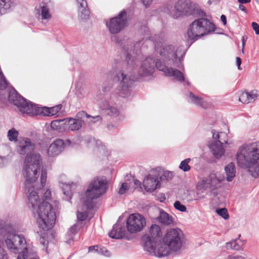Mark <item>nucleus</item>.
Listing matches in <instances>:
<instances>
[{
    "label": "nucleus",
    "mask_w": 259,
    "mask_h": 259,
    "mask_svg": "<svg viewBox=\"0 0 259 259\" xmlns=\"http://www.w3.org/2000/svg\"><path fill=\"white\" fill-rule=\"evenodd\" d=\"M8 100L11 104L17 107L20 112L30 116L37 115L48 116H53L57 114L61 109V105L51 108L38 107L36 104L23 97L12 87L9 91Z\"/></svg>",
    "instance_id": "nucleus-3"
},
{
    "label": "nucleus",
    "mask_w": 259,
    "mask_h": 259,
    "mask_svg": "<svg viewBox=\"0 0 259 259\" xmlns=\"http://www.w3.org/2000/svg\"><path fill=\"white\" fill-rule=\"evenodd\" d=\"M3 232L5 233L4 239L8 248L12 252L16 253L19 252V248H23L25 251L26 242L23 235L16 234V229L14 225L9 224L3 228Z\"/></svg>",
    "instance_id": "nucleus-11"
},
{
    "label": "nucleus",
    "mask_w": 259,
    "mask_h": 259,
    "mask_svg": "<svg viewBox=\"0 0 259 259\" xmlns=\"http://www.w3.org/2000/svg\"><path fill=\"white\" fill-rule=\"evenodd\" d=\"M88 217V213L87 212H77V218L79 221H83L86 220Z\"/></svg>",
    "instance_id": "nucleus-44"
},
{
    "label": "nucleus",
    "mask_w": 259,
    "mask_h": 259,
    "mask_svg": "<svg viewBox=\"0 0 259 259\" xmlns=\"http://www.w3.org/2000/svg\"><path fill=\"white\" fill-rule=\"evenodd\" d=\"M91 117H87V118L90 119L89 122L95 123L98 121H101L102 119V117L100 115H96L95 116H91Z\"/></svg>",
    "instance_id": "nucleus-45"
},
{
    "label": "nucleus",
    "mask_w": 259,
    "mask_h": 259,
    "mask_svg": "<svg viewBox=\"0 0 259 259\" xmlns=\"http://www.w3.org/2000/svg\"><path fill=\"white\" fill-rule=\"evenodd\" d=\"M146 225L145 218L139 213H133L126 220V228L131 233L140 232Z\"/></svg>",
    "instance_id": "nucleus-16"
},
{
    "label": "nucleus",
    "mask_w": 259,
    "mask_h": 259,
    "mask_svg": "<svg viewBox=\"0 0 259 259\" xmlns=\"http://www.w3.org/2000/svg\"><path fill=\"white\" fill-rule=\"evenodd\" d=\"M240 4H247L250 2L251 0H237Z\"/></svg>",
    "instance_id": "nucleus-60"
},
{
    "label": "nucleus",
    "mask_w": 259,
    "mask_h": 259,
    "mask_svg": "<svg viewBox=\"0 0 259 259\" xmlns=\"http://www.w3.org/2000/svg\"><path fill=\"white\" fill-rule=\"evenodd\" d=\"M238 165L247 169L254 178L259 177V142L244 145L236 154Z\"/></svg>",
    "instance_id": "nucleus-4"
},
{
    "label": "nucleus",
    "mask_w": 259,
    "mask_h": 259,
    "mask_svg": "<svg viewBox=\"0 0 259 259\" xmlns=\"http://www.w3.org/2000/svg\"><path fill=\"white\" fill-rule=\"evenodd\" d=\"M142 29L144 31V32L145 33H146V34L145 36L144 39L147 40V39L150 38V36L149 35L150 33H149L148 28H147L146 27L144 26Z\"/></svg>",
    "instance_id": "nucleus-52"
},
{
    "label": "nucleus",
    "mask_w": 259,
    "mask_h": 259,
    "mask_svg": "<svg viewBox=\"0 0 259 259\" xmlns=\"http://www.w3.org/2000/svg\"><path fill=\"white\" fill-rule=\"evenodd\" d=\"M91 117V115L88 114L84 111L78 112L76 115V118H69L64 119L65 122L68 123V129L71 131H78L81 128L84 123L83 119L85 117Z\"/></svg>",
    "instance_id": "nucleus-18"
},
{
    "label": "nucleus",
    "mask_w": 259,
    "mask_h": 259,
    "mask_svg": "<svg viewBox=\"0 0 259 259\" xmlns=\"http://www.w3.org/2000/svg\"><path fill=\"white\" fill-rule=\"evenodd\" d=\"M25 251L19 253L17 259H39L35 252H28L27 248H25Z\"/></svg>",
    "instance_id": "nucleus-31"
},
{
    "label": "nucleus",
    "mask_w": 259,
    "mask_h": 259,
    "mask_svg": "<svg viewBox=\"0 0 259 259\" xmlns=\"http://www.w3.org/2000/svg\"><path fill=\"white\" fill-rule=\"evenodd\" d=\"M205 196L204 195H200L199 194V193H197L196 195L195 196V200H200L204 198H205Z\"/></svg>",
    "instance_id": "nucleus-55"
},
{
    "label": "nucleus",
    "mask_w": 259,
    "mask_h": 259,
    "mask_svg": "<svg viewBox=\"0 0 259 259\" xmlns=\"http://www.w3.org/2000/svg\"><path fill=\"white\" fill-rule=\"evenodd\" d=\"M174 206L176 209L182 212H185L187 210L186 207L179 201H175Z\"/></svg>",
    "instance_id": "nucleus-40"
},
{
    "label": "nucleus",
    "mask_w": 259,
    "mask_h": 259,
    "mask_svg": "<svg viewBox=\"0 0 259 259\" xmlns=\"http://www.w3.org/2000/svg\"><path fill=\"white\" fill-rule=\"evenodd\" d=\"M223 144L215 142L209 145V148L215 158H220L224 154L225 149L223 147Z\"/></svg>",
    "instance_id": "nucleus-25"
},
{
    "label": "nucleus",
    "mask_w": 259,
    "mask_h": 259,
    "mask_svg": "<svg viewBox=\"0 0 259 259\" xmlns=\"http://www.w3.org/2000/svg\"><path fill=\"white\" fill-rule=\"evenodd\" d=\"M75 143L70 140H66L65 142L61 139H57L52 143L48 149V154L50 157H54L59 155L63 151L64 146H73Z\"/></svg>",
    "instance_id": "nucleus-17"
},
{
    "label": "nucleus",
    "mask_w": 259,
    "mask_h": 259,
    "mask_svg": "<svg viewBox=\"0 0 259 259\" xmlns=\"http://www.w3.org/2000/svg\"><path fill=\"white\" fill-rule=\"evenodd\" d=\"M211 134L212 135V138L215 140L211 143H214L215 142L220 144L227 143V141L226 140L227 134L225 133L221 132L219 133L216 132L214 130H212Z\"/></svg>",
    "instance_id": "nucleus-28"
},
{
    "label": "nucleus",
    "mask_w": 259,
    "mask_h": 259,
    "mask_svg": "<svg viewBox=\"0 0 259 259\" xmlns=\"http://www.w3.org/2000/svg\"><path fill=\"white\" fill-rule=\"evenodd\" d=\"M248 97L249 99V102H252L257 98L258 96V92L256 90H253L250 92H248Z\"/></svg>",
    "instance_id": "nucleus-41"
},
{
    "label": "nucleus",
    "mask_w": 259,
    "mask_h": 259,
    "mask_svg": "<svg viewBox=\"0 0 259 259\" xmlns=\"http://www.w3.org/2000/svg\"><path fill=\"white\" fill-rule=\"evenodd\" d=\"M190 161V158H187L182 161L179 165V168L185 172L189 171L191 169V167L188 164Z\"/></svg>",
    "instance_id": "nucleus-34"
},
{
    "label": "nucleus",
    "mask_w": 259,
    "mask_h": 259,
    "mask_svg": "<svg viewBox=\"0 0 259 259\" xmlns=\"http://www.w3.org/2000/svg\"><path fill=\"white\" fill-rule=\"evenodd\" d=\"M221 20L222 21L224 25H226L227 23V19L226 17L224 15H222L221 16Z\"/></svg>",
    "instance_id": "nucleus-58"
},
{
    "label": "nucleus",
    "mask_w": 259,
    "mask_h": 259,
    "mask_svg": "<svg viewBox=\"0 0 259 259\" xmlns=\"http://www.w3.org/2000/svg\"><path fill=\"white\" fill-rule=\"evenodd\" d=\"M15 6V0H0V13L5 14L11 12Z\"/></svg>",
    "instance_id": "nucleus-24"
},
{
    "label": "nucleus",
    "mask_w": 259,
    "mask_h": 259,
    "mask_svg": "<svg viewBox=\"0 0 259 259\" xmlns=\"http://www.w3.org/2000/svg\"><path fill=\"white\" fill-rule=\"evenodd\" d=\"M64 120H55L52 121L51 123V127L52 129L54 130H59L61 128V122L63 121Z\"/></svg>",
    "instance_id": "nucleus-42"
},
{
    "label": "nucleus",
    "mask_w": 259,
    "mask_h": 259,
    "mask_svg": "<svg viewBox=\"0 0 259 259\" xmlns=\"http://www.w3.org/2000/svg\"><path fill=\"white\" fill-rule=\"evenodd\" d=\"M39 242H40V244H41L43 245L44 247H45L47 250V246L49 243L48 241L45 240V239L44 238V237H40V239H39Z\"/></svg>",
    "instance_id": "nucleus-51"
},
{
    "label": "nucleus",
    "mask_w": 259,
    "mask_h": 259,
    "mask_svg": "<svg viewBox=\"0 0 259 259\" xmlns=\"http://www.w3.org/2000/svg\"><path fill=\"white\" fill-rule=\"evenodd\" d=\"M216 212L220 216L225 220L228 219L229 217L227 209L225 208L217 209Z\"/></svg>",
    "instance_id": "nucleus-38"
},
{
    "label": "nucleus",
    "mask_w": 259,
    "mask_h": 259,
    "mask_svg": "<svg viewBox=\"0 0 259 259\" xmlns=\"http://www.w3.org/2000/svg\"><path fill=\"white\" fill-rule=\"evenodd\" d=\"M157 220L162 225L166 226L172 224L173 222L172 217L163 210L160 212Z\"/></svg>",
    "instance_id": "nucleus-27"
},
{
    "label": "nucleus",
    "mask_w": 259,
    "mask_h": 259,
    "mask_svg": "<svg viewBox=\"0 0 259 259\" xmlns=\"http://www.w3.org/2000/svg\"><path fill=\"white\" fill-rule=\"evenodd\" d=\"M54 4L51 0H42L35 9L39 19L44 24L48 23L52 17L51 10Z\"/></svg>",
    "instance_id": "nucleus-15"
},
{
    "label": "nucleus",
    "mask_w": 259,
    "mask_h": 259,
    "mask_svg": "<svg viewBox=\"0 0 259 259\" xmlns=\"http://www.w3.org/2000/svg\"><path fill=\"white\" fill-rule=\"evenodd\" d=\"M134 183L136 185H140V182L138 180H135Z\"/></svg>",
    "instance_id": "nucleus-63"
},
{
    "label": "nucleus",
    "mask_w": 259,
    "mask_h": 259,
    "mask_svg": "<svg viewBox=\"0 0 259 259\" xmlns=\"http://www.w3.org/2000/svg\"><path fill=\"white\" fill-rule=\"evenodd\" d=\"M19 132L16 130L15 128H12L8 131V137L9 140L11 142H15L17 143L18 140V137L19 136Z\"/></svg>",
    "instance_id": "nucleus-32"
},
{
    "label": "nucleus",
    "mask_w": 259,
    "mask_h": 259,
    "mask_svg": "<svg viewBox=\"0 0 259 259\" xmlns=\"http://www.w3.org/2000/svg\"><path fill=\"white\" fill-rule=\"evenodd\" d=\"M247 39V36L246 35H244L242 37L241 40H242V53L244 52V48L245 45V42L246 41Z\"/></svg>",
    "instance_id": "nucleus-53"
},
{
    "label": "nucleus",
    "mask_w": 259,
    "mask_h": 259,
    "mask_svg": "<svg viewBox=\"0 0 259 259\" xmlns=\"http://www.w3.org/2000/svg\"><path fill=\"white\" fill-rule=\"evenodd\" d=\"M241 59L239 57H237L236 58V64L238 66V69L240 70V65H241Z\"/></svg>",
    "instance_id": "nucleus-56"
},
{
    "label": "nucleus",
    "mask_w": 259,
    "mask_h": 259,
    "mask_svg": "<svg viewBox=\"0 0 259 259\" xmlns=\"http://www.w3.org/2000/svg\"><path fill=\"white\" fill-rule=\"evenodd\" d=\"M160 227L157 225H152L149 230V235L143 237L145 249L148 252L156 251L155 249L156 240L161 235Z\"/></svg>",
    "instance_id": "nucleus-14"
},
{
    "label": "nucleus",
    "mask_w": 259,
    "mask_h": 259,
    "mask_svg": "<svg viewBox=\"0 0 259 259\" xmlns=\"http://www.w3.org/2000/svg\"><path fill=\"white\" fill-rule=\"evenodd\" d=\"M47 178V172L46 169H42L40 176L41 184L42 187L45 186Z\"/></svg>",
    "instance_id": "nucleus-43"
},
{
    "label": "nucleus",
    "mask_w": 259,
    "mask_h": 259,
    "mask_svg": "<svg viewBox=\"0 0 259 259\" xmlns=\"http://www.w3.org/2000/svg\"><path fill=\"white\" fill-rule=\"evenodd\" d=\"M107 189V182L102 178H95L90 182L85 192V198H82V201L87 208L93 207V200L104 194Z\"/></svg>",
    "instance_id": "nucleus-10"
},
{
    "label": "nucleus",
    "mask_w": 259,
    "mask_h": 259,
    "mask_svg": "<svg viewBox=\"0 0 259 259\" xmlns=\"http://www.w3.org/2000/svg\"><path fill=\"white\" fill-rule=\"evenodd\" d=\"M44 199H45V202H47V200H49L51 198V192L50 190L48 189L44 193ZM45 200H43L42 201Z\"/></svg>",
    "instance_id": "nucleus-48"
},
{
    "label": "nucleus",
    "mask_w": 259,
    "mask_h": 259,
    "mask_svg": "<svg viewBox=\"0 0 259 259\" xmlns=\"http://www.w3.org/2000/svg\"><path fill=\"white\" fill-rule=\"evenodd\" d=\"M131 43H124L127 52L125 63L120 65H116L109 71V75L117 87L114 90V94L117 96L126 98L130 96L132 88L137 78L133 74V71L137 67L140 59V45L141 41L137 42L133 46ZM143 41V40H142Z\"/></svg>",
    "instance_id": "nucleus-2"
},
{
    "label": "nucleus",
    "mask_w": 259,
    "mask_h": 259,
    "mask_svg": "<svg viewBox=\"0 0 259 259\" xmlns=\"http://www.w3.org/2000/svg\"><path fill=\"white\" fill-rule=\"evenodd\" d=\"M215 26L205 18L195 20L189 26L187 35L189 39L196 40L198 38L214 31Z\"/></svg>",
    "instance_id": "nucleus-12"
},
{
    "label": "nucleus",
    "mask_w": 259,
    "mask_h": 259,
    "mask_svg": "<svg viewBox=\"0 0 259 259\" xmlns=\"http://www.w3.org/2000/svg\"><path fill=\"white\" fill-rule=\"evenodd\" d=\"M241 245L240 244L237 240H233L227 244V248H231L234 250H239L241 248Z\"/></svg>",
    "instance_id": "nucleus-36"
},
{
    "label": "nucleus",
    "mask_w": 259,
    "mask_h": 259,
    "mask_svg": "<svg viewBox=\"0 0 259 259\" xmlns=\"http://www.w3.org/2000/svg\"><path fill=\"white\" fill-rule=\"evenodd\" d=\"M226 179L228 182L232 181L236 175V168L233 162H230L225 167Z\"/></svg>",
    "instance_id": "nucleus-26"
},
{
    "label": "nucleus",
    "mask_w": 259,
    "mask_h": 259,
    "mask_svg": "<svg viewBox=\"0 0 259 259\" xmlns=\"http://www.w3.org/2000/svg\"><path fill=\"white\" fill-rule=\"evenodd\" d=\"M144 6L147 7L150 5L152 0H141Z\"/></svg>",
    "instance_id": "nucleus-57"
},
{
    "label": "nucleus",
    "mask_w": 259,
    "mask_h": 259,
    "mask_svg": "<svg viewBox=\"0 0 259 259\" xmlns=\"http://www.w3.org/2000/svg\"><path fill=\"white\" fill-rule=\"evenodd\" d=\"M218 2L217 0H209L207 2L208 5H211L212 4H217Z\"/></svg>",
    "instance_id": "nucleus-61"
},
{
    "label": "nucleus",
    "mask_w": 259,
    "mask_h": 259,
    "mask_svg": "<svg viewBox=\"0 0 259 259\" xmlns=\"http://www.w3.org/2000/svg\"><path fill=\"white\" fill-rule=\"evenodd\" d=\"M220 180L217 178L214 174H211L208 177L198 182L197 185V189L202 192L210 188L211 190L215 189L220 184Z\"/></svg>",
    "instance_id": "nucleus-19"
},
{
    "label": "nucleus",
    "mask_w": 259,
    "mask_h": 259,
    "mask_svg": "<svg viewBox=\"0 0 259 259\" xmlns=\"http://www.w3.org/2000/svg\"><path fill=\"white\" fill-rule=\"evenodd\" d=\"M77 231V226L76 225H73L72 227H71L70 228V230L68 232V235L70 236L69 239L67 241V242L68 244H71V243L72 241V238H73V234L76 233Z\"/></svg>",
    "instance_id": "nucleus-37"
},
{
    "label": "nucleus",
    "mask_w": 259,
    "mask_h": 259,
    "mask_svg": "<svg viewBox=\"0 0 259 259\" xmlns=\"http://www.w3.org/2000/svg\"><path fill=\"white\" fill-rule=\"evenodd\" d=\"M256 1L259 3V0H256Z\"/></svg>",
    "instance_id": "nucleus-64"
},
{
    "label": "nucleus",
    "mask_w": 259,
    "mask_h": 259,
    "mask_svg": "<svg viewBox=\"0 0 259 259\" xmlns=\"http://www.w3.org/2000/svg\"><path fill=\"white\" fill-rule=\"evenodd\" d=\"M252 27L254 30L255 34L257 35L259 34V25L256 22H252L251 24Z\"/></svg>",
    "instance_id": "nucleus-49"
},
{
    "label": "nucleus",
    "mask_w": 259,
    "mask_h": 259,
    "mask_svg": "<svg viewBox=\"0 0 259 259\" xmlns=\"http://www.w3.org/2000/svg\"><path fill=\"white\" fill-rule=\"evenodd\" d=\"M155 68L162 71L167 76L173 77L176 80L183 82L185 78L182 72L177 69L168 67L164 62H161L158 58L149 56L142 62L138 73L140 76L151 75L155 71Z\"/></svg>",
    "instance_id": "nucleus-7"
},
{
    "label": "nucleus",
    "mask_w": 259,
    "mask_h": 259,
    "mask_svg": "<svg viewBox=\"0 0 259 259\" xmlns=\"http://www.w3.org/2000/svg\"><path fill=\"white\" fill-rule=\"evenodd\" d=\"M8 224H5L3 221L0 220V234L3 236V238L5 237V233L3 232V228Z\"/></svg>",
    "instance_id": "nucleus-50"
},
{
    "label": "nucleus",
    "mask_w": 259,
    "mask_h": 259,
    "mask_svg": "<svg viewBox=\"0 0 259 259\" xmlns=\"http://www.w3.org/2000/svg\"><path fill=\"white\" fill-rule=\"evenodd\" d=\"M152 41L154 44L155 50L159 53L162 60L168 65L173 66L181 68L183 67L182 63V58L185 54V51H182L181 48L176 47L172 45H164V34L161 32L155 34L152 37Z\"/></svg>",
    "instance_id": "nucleus-5"
},
{
    "label": "nucleus",
    "mask_w": 259,
    "mask_h": 259,
    "mask_svg": "<svg viewBox=\"0 0 259 259\" xmlns=\"http://www.w3.org/2000/svg\"><path fill=\"white\" fill-rule=\"evenodd\" d=\"M78 4V16L80 20L89 19L90 12L85 0H76Z\"/></svg>",
    "instance_id": "nucleus-22"
},
{
    "label": "nucleus",
    "mask_w": 259,
    "mask_h": 259,
    "mask_svg": "<svg viewBox=\"0 0 259 259\" xmlns=\"http://www.w3.org/2000/svg\"><path fill=\"white\" fill-rule=\"evenodd\" d=\"M164 12L174 18L177 19L185 16L198 15L199 17L205 16V13L196 7L190 0H178L174 6L167 4Z\"/></svg>",
    "instance_id": "nucleus-9"
},
{
    "label": "nucleus",
    "mask_w": 259,
    "mask_h": 259,
    "mask_svg": "<svg viewBox=\"0 0 259 259\" xmlns=\"http://www.w3.org/2000/svg\"><path fill=\"white\" fill-rule=\"evenodd\" d=\"M161 240L162 244L155 251L159 257L180 252L185 244L183 232L178 228L167 229Z\"/></svg>",
    "instance_id": "nucleus-6"
},
{
    "label": "nucleus",
    "mask_w": 259,
    "mask_h": 259,
    "mask_svg": "<svg viewBox=\"0 0 259 259\" xmlns=\"http://www.w3.org/2000/svg\"><path fill=\"white\" fill-rule=\"evenodd\" d=\"M63 191L64 194L66 196L65 199L67 201L71 199L72 195V192L71 190L70 185H65L63 187Z\"/></svg>",
    "instance_id": "nucleus-35"
},
{
    "label": "nucleus",
    "mask_w": 259,
    "mask_h": 259,
    "mask_svg": "<svg viewBox=\"0 0 259 259\" xmlns=\"http://www.w3.org/2000/svg\"><path fill=\"white\" fill-rule=\"evenodd\" d=\"M143 186L147 192H152L159 188L160 184L157 177H152L149 175L144 178Z\"/></svg>",
    "instance_id": "nucleus-20"
},
{
    "label": "nucleus",
    "mask_w": 259,
    "mask_h": 259,
    "mask_svg": "<svg viewBox=\"0 0 259 259\" xmlns=\"http://www.w3.org/2000/svg\"><path fill=\"white\" fill-rule=\"evenodd\" d=\"M7 162V158L6 157H0V166H3Z\"/></svg>",
    "instance_id": "nucleus-54"
},
{
    "label": "nucleus",
    "mask_w": 259,
    "mask_h": 259,
    "mask_svg": "<svg viewBox=\"0 0 259 259\" xmlns=\"http://www.w3.org/2000/svg\"><path fill=\"white\" fill-rule=\"evenodd\" d=\"M248 96V92L242 93L239 97V101L242 103L247 104L250 103Z\"/></svg>",
    "instance_id": "nucleus-39"
},
{
    "label": "nucleus",
    "mask_w": 259,
    "mask_h": 259,
    "mask_svg": "<svg viewBox=\"0 0 259 259\" xmlns=\"http://www.w3.org/2000/svg\"><path fill=\"white\" fill-rule=\"evenodd\" d=\"M125 228L119 224H114L112 230L109 233L110 237L119 239L122 238L125 235Z\"/></svg>",
    "instance_id": "nucleus-23"
},
{
    "label": "nucleus",
    "mask_w": 259,
    "mask_h": 259,
    "mask_svg": "<svg viewBox=\"0 0 259 259\" xmlns=\"http://www.w3.org/2000/svg\"><path fill=\"white\" fill-rule=\"evenodd\" d=\"M36 144L34 141H33L31 139L27 138V137H20L18 138L16 143V150L17 152L20 155H26L24 164L25 163V160L27 156H31L32 157L33 155H39V159L38 161V170L39 169V162L41 160L40 155L38 153H31L32 151L34 150L35 149ZM24 165H23V166Z\"/></svg>",
    "instance_id": "nucleus-13"
},
{
    "label": "nucleus",
    "mask_w": 259,
    "mask_h": 259,
    "mask_svg": "<svg viewBox=\"0 0 259 259\" xmlns=\"http://www.w3.org/2000/svg\"><path fill=\"white\" fill-rule=\"evenodd\" d=\"M174 177V174L172 172L165 170L160 177V180L162 182H167L170 181Z\"/></svg>",
    "instance_id": "nucleus-33"
},
{
    "label": "nucleus",
    "mask_w": 259,
    "mask_h": 259,
    "mask_svg": "<svg viewBox=\"0 0 259 259\" xmlns=\"http://www.w3.org/2000/svg\"><path fill=\"white\" fill-rule=\"evenodd\" d=\"M93 251L107 256L110 255L109 251L105 247H101L98 245L90 246L89 247V252Z\"/></svg>",
    "instance_id": "nucleus-30"
},
{
    "label": "nucleus",
    "mask_w": 259,
    "mask_h": 259,
    "mask_svg": "<svg viewBox=\"0 0 259 259\" xmlns=\"http://www.w3.org/2000/svg\"><path fill=\"white\" fill-rule=\"evenodd\" d=\"M109 87H106L105 86H103V90L104 91V92H107L109 90Z\"/></svg>",
    "instance_id": "nucleus-62"
},
{
    "label": "nucleus",
    "mask_w": 259,
    "mask_h": 259,
    "mask_svg": "<svg viewBox=\"0 0 259 259\" xmlns=\"http://www.w3.org/2000/svg\"><path fill=\"white\" fill-rule=\"evenodd\" d=\"M126 12L125 10L121 11L119 14L109 21H106V25L113 35L111 36L112 41L116 44L122 49H126L124 43H131V41L125 35L116 34L120 33L125 27L126 23Z\"/></svg>",
    "instance_id": "nucleus-8"
},
{
    "label": "nucleus",
    "mask_w": 259,
    "mask_h": 259,
    "mask_svg": "<svg viewBox=\"0 0 259 259\" xmlns=\"http://www.w3.org/2000/svg\"><path fill=\"white\" fill-rule=\"evenodd\" d=\"M189 98L192 103L196 105L201 106L203 108H205V107L206 106V103L202 98L195 96L192 92L189 93Z\"/></svg>",
    "instance_id": "nucleus-29"
},
{
    "label": "nucleus",
    "mask_w": 259,
    "mask_h": 259,
    "mask_svg": "<svg viewBox=\"0 0 259 259\" xmlns=\"http://www.w3.org/2000/svg\"><path fill=\"white\" fill-rule=\"evenodd\" d=\"M39 155L27 156L22 169V175L25 180V187L27 196V205L34 214H37V222L44 231L51 229L54 225L56 215L52 206L48 202H40L33 183L38 177Z\"/></svg>",
    "instance_id": "nucleus-1"
},
{
    "label": "nucleus",
    "mask_w": 259,
    "mask_h": 259,
    "mask_svg": "<svg viewBox=\"0 0 259 259\" xmlns=\"http://www.w3.org/2000/svg\"><path fill=\"white\" fill-rule=\"evenodd\" d=\"M239 9L242 11L244 12L245 13L247 12L246 8L242 4H239Z\"/></svg>",
    "instance_id": "nucleus-59"
},
{
    "label": "nucleus",
    "mask_w": 259,
    "mask_h": 259,
    "mask_svg": "<svg viewBox=\"0 0 259 259\" xmlns=\"http://www.w3.org/2000/svg\"><path fill=\"white\" fill-rule=\"evenodd\" d=\"M0 259H9L7 251L0 245Z\"/></svg>",
    "instance_id": "nucleus-46"
},
{
    "label": "nucleus",
    "mask_w": 259,
    "mask_h": 259,
    "mask_svg": "<svg viewBox=\"0 0 259 259\" xmlns=\"http://www.w3.org/2000/svg\"><path fill=\"white\" fill-rule=\"evenodd\" d=\"M99 106L105 114L111 117H116L119 114V111L117 107L106 100L101 102Z\"/></svg>",
    "instance_id": "nucleus-21"
},
{
    "label": "nucleus",
    "mask_w": 259,
    "mask_h": 259,
    "mask_svg": "<svg viewBox=\"0 0 259 259\" xmlns=\"http://www.w3.org/2000/svg\"><path fill=\"white\" fill-rule=\"evenodd\" d=\"M127 189H128L127 184L125 183H122L120 188H119V193L121 195L123 194L126 192V191Z\"/></svg>",
    "instance_id": "nucleus-47"
}]
</instances>
